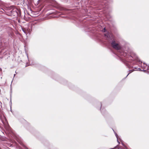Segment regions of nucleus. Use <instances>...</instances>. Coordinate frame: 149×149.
I'll return each mask as SVG.
<instances>
[{"instance_id":"nucleus-1","label":"nucleus","mask_w":149,"mask_h":149,"mask_svg":"<svg viewBox=\"0 0 149 149\" xmlns=\"http://www.w3.org/2000/svg\"><path fill=\"white\" fill-rule=\"evenodd\" d=\"M112 47L117 50H119L121 49V47L119 44L116 43L115 41L113 40L111 43Z\"/></svg>"},{"instance_id":"nucleus-2","label":"nucleus","mask_w":149,"mask_h":149,"mask_svg":"<svg viewBox=\"0 0 149 149\" xmlns=\"http://www.w3.org/2000/svg\"><path fill=\"white\" fill-rule=\"evenodd\" d=\"M105 37L106 38L107 40H109V38H110L111 40L113 38V35L110 33H108L107 34H105Z\"/></svg>"},{"instance_id":"nucleus-3","label":"nucleus","mask_w":149,"mask_h":149,"mask_svg":"<svg viewBox=\"0 0 149 149\" xmlns=\"http://www.w3.org/2000/svg\"><path fill=\"white\" fill-rule=\"evenodd\" d=\"M115 134L116 136V137L117 138V141L118 142V143H119L120 142H119V139H120H120L119 138L118 136V134L116 133H115Z\"/></svg>"},{"instance_id":"nucleus-4","label":"nucleus","mask_w":149,"mask_h":149,"mask_svg":"<svg viewBox=\"0 0 149 149\" xmlns=\"http://www.w3.org/2000/svg\"><path fill=\"white\" fill-rule=\"evenodd\" d=\"M23 30V31H24V32L26 34H27V32H26V31L24 29H22Z\"/></svg>"},{"instance_id":"nucleus-5","label":"nucleus","mask_w":149,"mask_h":149,"mask_svg":"<svg viewBox=\"0 0 149 149\" xmlns=\"http://www.w3.org/2000/svg\"><path fill=\"white\" fill-rule=\"evenodd\" d=\"M106 31V30L105 28H104V30L103 31L104 32H105Z\"/></svg>"},{"instance_id":"nucleus-6","label":"nucleus","mask_w":149,"mask_h":149,"mask_svg":"<svg viewBox=\"0 0 149 149\" xmlns=\"http://www.w3.org/2000/svg\"><path fill=\"white\" fill-rule=\"evenodd\" d=\"M118 149H121L120 148H118Z\"/></svg>"},{"instance_id":"nucleus-7","label":"nucleus","mask_w":149,"mask_h":149,"mask_svg":"<svg viewBox=\"0 0 149 149\" xmlns=\"http://www.w3.org/2000/svg\"><path fill=\"white\" fill-rule=\"evenodd\" d=\"M129 74H130V73H129L128 74V75H127V76L129 75Z\"/></svg>"},{"instance_id":"nucleus-8","label":"nucleus","mask_w":149,"mask_h":149,"mask_svg":"<svg viewBox=\"0 0 149 149\" xmlns=\"http://www.w3.org/2000/svg\"><path fill=\"white\" fill-rule=\"evenodd\" d=\"M0 103H1V102H0Z\"/></svg>"}]
</instances>
